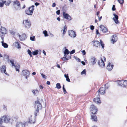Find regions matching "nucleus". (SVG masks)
Wrapping results in <instances>:
<instances>
[{
    "mask_svg": "<svg viewBox=\"0 0 127 127\" xmlns=\"http://www.w3.org/2000/svg\"><path fill=\"white\" fill-rule=\"evenodd\" d=\"M34 107L35 109L34 114L35 116H36L37 113L39 112V110L42 109V107L41 103L38 100L35 101Z\"/></svg>",
    "mask_w": 127,
    "mask_h": 127,
    "instance_id": "nucleus-1",
    "label": "nucleus"
},
{
    "mask_svg": "<svg viewBox=\"0 0 127 127\" xmlns=\"http://www.w3.org/2000/svg\"><path fill=\"white\" fill-rule=\"evenodd\" d=\"M93 42L94 46L97 48H98V46H99L100 45L102 48H104V45L101 40H100V43L99 41H94Z\"/></svg>",
    "mask_w": 127,
    "mask_h": 127,
    "instance_id": "nucleus-2",
    "label": "nucleus"
},
{
    "mask_svg": "<svg viewBox=\"0 0 127 127\" xmlns=\"http://www.w3.org/2000/svg\"><path fill=\"white\" fill-rule=\"evenodd\" d=\"M118 85L121 86L126 87L127 85V81L126 80H121L118 81Z\"/></svg>",
    "mask_w": 127,
    "mask_h": 127,
    "instance_id": "nucleus-3",
    "label": "nucleus"
},
{
    "mask_svg": "<svg viewBox=\"0 0 127 127\" xmlns=\"http://www.w3.org/2000/svg\"><path fill=\"white\" fill-rule=\"evenodd\" d=\"M90 109L91 113L93 114H95L97 111V108L94 105H91Z\"/></svg>",
    "mask_w": 127,
    "mask_h": 127,
    "instance_id": "nucleus-4",
    "label": "nucleus"
},
{
    "mask_svg": "<svg viewBox=\"0 0 127 127\" xmlns=\"http://www.w3.org/2000/svg\"><path fill=\"white\" fill-rule=\"evenodd\" d=\"M2 120L5 123H8L10 121V119L8 116L5 115L2 117Z\"/></svg>",
    "mask_w": 127,
    "mask_h": 127,
    "instance_id": "nucleus-5",
    "label": "nucleus"
},
{
    "mask_svg": "<svg viewBox=\"0 0 127 127\" xmlns=\"http://www.w3.org/2000/svg\"><path fill=\"white\" fill-rule=\"evenodd\" d=\"M23 24L26 28H29L31 26L30 22L28 20H24L23 21Z\"/></svg>",
    "mask_w": 127,
    "mask_h": 127,
    "instance_id": "nucleus-6",
    "label": "nucleus"
},
{
    "mask_svg": "<svg viewBox=\"0 0 127 127\" xmlns=\"http://www.w3.org/2000/svg\"><path fill=\"white\" fill-rule=\"evenodd\" d=\"M69 35L72 37H75L76 34L75 32L73 30L69 31L68 32Z\"/></svg>",
    "mask_w": 127,
    "mask_h": 127,
    "instance_id": "nucleus-7",
    "label": "nucleus"
},
{
    "mask_svg": "<svg viewBox=\"0 0 127 127\" xmlns=\"http://www.w3.org/2000/svg\"><path fill=\"white\" fill-rule=\"evenodd\" d=\"M21 41H23L26 39L27 38V36L26 34L24 33L23 34L18 35Z\"/></svg>",
    "mask_w": 127,
    "mask_h": 127,
    "instance_id": "nucleus-8",
    "label": "nucleus"
},
{
    "mask_svg": "<svg viewBox=\"0 0 127 127\" xmlns=\"http://www.w3.org/2000/svg\"><path fill=\"white\" fill-rule=\"evenodd\" d=\"M22 73L24 76H25L26 78L27 79L30 74L29 71L27 70H24L22 71Z\"/></svg>",
    "mask_w": 127,
    "mask_h": 127,
    "instance_id": "nucleus-9",
    "label": "nucleus"
},
{
    "mask_svg": "<svg viewBox=\"0 0 127 127\" xmlns=\"http://www.w3.org/2000/svg\"><path fill=\"white\" fill-rule=\"evenodd\" d=\"M100 30L104 33H106L108 31V29L103 25H101L99 26Z\"/></svg>",
    "mask_w": 127,
    "mask_h": 127,
    "instance_id": "nucleus-10",
    "label": "nucleus"
},
{
    "mask_svg": "<svg viewBox=\"0 0 127 127\" xmlns=\"http://www.w3.org/2000/svg\"><path fill=\"white\" fill-rule=\"evenodd\" d=\"M33 9H31V8H29L28 9L26 10L25 11V12L28 15H32V14L33 13Z\"/></svg>",
    "mask_w": 127,
    "mask_h": 127,
    "instance_id": "nucleus-11",
    "label": "nucleus"
},
{
    "mask_svg": "<svg viewBox=\"0 0 127 127\" xmlns=\"http://www.w3.org/2000/svg\"><path fill=\"white\" fill-rule=\"evenodd\" d=\"M63 16L65 18L69 20L72 19L71 17L68 14L65 12H63Z\"/></svg>",
    "mask_w": 127,
    "mask_h": 127,
    "instance_id": "nucleus-12",
    "label": "nucleus"
},
{
    "mask_svg": "<svg viewBox=\"0 0 127 127\" xmlns=\"http://www.w3.org/2000/svg\"><path fill=\"white\" fill-rule=\"evenodd\" d=\"M113 15L114 16V17L113 18V20L114 21L116 24H118L119 23V22L118 20V16L115 13L113 14Z\"/></svg>",
    "mask_w": 127,
    "mask_h": 127,
    "instance_id": "nucleus-13",
    "label": "nucleus"
},
{
    "mask_svg": "<svg viewBox=\"0 0 127 127\" xmlns=\"http://www.w3.org/2000/svg\"><path fill=\"white\" fill-rule=\"evenodd\" d=\"M105 88H106V87H101L100 89L98 91V93H100V94L102 95H103L105 93ZM106 88L107 89L108 88V87H106Z\"/></svg>",
    "mask_w": 127,
    "mask_h": 127,
    "instance_id": "nucleus-14",
    "label": "nucleus"
},
{
    "mask_svg": "<svg viewBox=\"0 0 127 127\" xmlns=\"http://www.w3.org/2000/svg\"><path fill=\"white\" fill-rule=\"evenodd\" d=\"M0 70L1 72L2 73H4L6 75H8L7 73H6V68L5 66L2 65L0 68Z\"/></svg>",
    "mask_w": 127,
    "mask_h": 127,
    "instance_id": "nucleus-15",
    "label": "nucleus"
},
{
    "mask_svg": "<svg viewBox=\"0 0 127 127\" xmlns=\"http://www.w3.org/2000/svg\"><path fill=\"white\" fill-rule=\"evenodd\" d=\"M117 37L116 34L113 35L111 39V41L113 43V44L116 42L117 40Z\"/></svg>",
    "mask_w": 127,
    "mask_h": 127,
    "instance_id": "nucleus-16",
    "label": "nucleus"
},
{
    "mask_svg": "<svg viewBox=\"0 0 127 127\" xmlns=\"http://www.w3.org/2000/svg\"><path fill=\"white\" fill-rule=\"evenodd\" d=\"M25 124L21 122H18L16 125V127H25Z\"/></svg>",
    "mask_w": 127,
    "mask_h": 127,
    "instance_id": "nucleus-17",
    "label": "nucleus"
},
{
    "mask_svg": "<svg viewBox=\"0 0 127 127\" xmlns=\"http://www.w3.org/2000/svg\"><path fill=\"white\" fill-rule=\"evenodd\" d=\"M29 122L31 124L34 123L35 121V118L34 117H32V116H31L30 118H29Z\"/></svg>",
    "mask_w": 127,
    "mask_h": 127,
    "instance_id": "nucleus-18",
    "label": "nucleus"
},
{
    "mask_svg": "<svg viewBox=\"0 0 127 127\" xmlns=\"http://www.w3.org/2000/svg\"><path fill=\"white\" fill-rule=\"evenodd\" d=\"M98 64L99 66L101 67H103L105 66V64L103 60L101 58V61H99Z\"/></svg>",
    "mask_w": 127,
    "mask_h": 127,
    "instance_id": "nucleus-19",
    "label": "nucleus"
},
{
    "mask_svg": "<svg viewBox=\"0 0 127 127\" xmlns=\"http://www.w3.org/2000/svg\"><path fill=\"white\" fill-rule=\"evenodd\" d=\"M113 64H111L109 62L107 66V69L109 71L111 70L113 68Z\"/></svg>",
    "mask_w": 127,
    "mask_h": 127,
    "instance_id": "nucleus-20",
    "label": "nucleus"
},
{
    "mask_svg": "<svg viewBox=\"0 0 127 127\" xmlns=\"http://www.w3.org/2000/svg\"><path fill=\"white\" fill-rule=\"evenodd\" d=\"M0 32L3 34H6L7 33L6 30V29L2 27H1V28L0 29Z\"/></svg>",
    "mask_w": 127,
    "mask_h": 127,
    "instance_id": "nucleus-21",
    "label": "nucleus"
},
{
    "mask_svg": "<svg viewBox=\"0 0 127 127\" xmlns=\"http://www.w3.org/2000/svg\"><path fill=\"white\" fill-rule=\"evenodd\" d=\"M96 60V58L94 57H92L90 60L91 63L93 65H94L96 63L95 61Z\"/></svg>",
    "mask_w": 127,
    "mask_h": 127,
    "instance_id": "nucleus-22",
    "label": "nucleus"
},
{
    "mask_svg": "<svg viewBox=\"0 0 127 127\" xmlns=\"http://www.w3.org/2000/svg\"><path fill=\"white\" fill-rule=\"evenodd\" d=\"M93 101L95 103H100L101 102L99 98L97 97L94 98Z\"/></svg>",
    "mask_w": 127,
    "mask_h": 127,
    "instance_id": "nucleus-23",
    "label": "nucleus"
},
{
    "mask_svg": "<svg viewBox=\"0 0 127 127\" xmlns=\"http://www.w3.org/2000/svg\"><path fill=\"white\" fill-rule=\"evenodd\" d=\"M15 46L18 49L20 48H21L20 44L18 42H15Z\"/></svg>",
    "mask_w": 127,
    "mask_h": 127,
    "instance_id": "nucleus-24",
    "label": "nucleus"
},
{
    "mask_svg": "<svg viewBox=\"0 0 127 127\" xmlns=\"http://www.w3.org/2000/svg\"><path fill=\"white\" fill-rule=\"evenodd\" d=\"M4 41H2L1 42L2 43V45L3 46L4 48H7L8 47V45L5 43H4L3 42Z\"/></svg>",
    "mask_w": 127,
    "mask_h": 127,
    "instance_id": "nucleus-25",
    "label": "nucleus"
},
{
    "mask_svg": "<svg viewBox=\"0 0 127 127\" xmlns=\"http://www.w3.org/2000/svg\"><path fill=\"white\" fill-rule=\"evenodd\" d=\"M91 119L93 121L95 122H96L97 121V117L95 115L93 116L92 115H91Z\"/></svg>",
    "mask_w": 127,
    "mask_h": 127,
    "instance_id": "nucleus-26",
    "label": "nucleus"
},
{
    "mask_svg": "<svg viewBox=\"0 0 127 127\" xmlns=\"http://www.w3.org/2000/svg\"><path fill=\"white\" fill-rule=\"evenodd\" d=\"M14 66H15V69H16V71H18L19 72V69L20 68V65L18 64L16 65H14Z\"/></svg>",
    "mask_w": 127,
    "mask_h": 127,
    "instance_id": "nucleus-27",
    "label": "nucleus"
},
{
    "mask_svg": "<svg viewBox=\"0 0 127 127\" xmlns=\"http://www.w3.org/2000/svg\"><path fill=\"white\" fill-rule=\"evenodd\" d=\"M13 3L14 4L17 5L19 7L20 5V3L17 0L14 1Z\"/></svg>",
    "mask_w": 127,
    "mask_h": 127,
    "instance_id": "nucleus-28",
    "label": "nucleus"
},
{
    "mask_svg": "<svg viewBox=\"0 0 127 127\" xmlns=\"http://www.w3.org/2000/svg\"><path fill=\"white\" fill-rule=\"evenodd\" d=\"M32 92L34 95H37L38 94V91L37 90H33Z\"/></svg>",
    "mask_w": 127,
    "mask_h": 127,
    "instance_id": "nucleus-29",
    "label": "nucleus"
},
{
    "mask_svg": "<svg viewBox=\"0 0 127 127\" xmlns=\"http://www.w3.org/2000/svg\"><path fill=\"white\" fill-rule=\"evenodd\" d=\"M67 30V27L66 26H65L64 27L63 30V36H64L65 33L66 32Z\"/></svg>",
    "mask_w": 127,
    "mask_h": 127,
    "instance_id": "nucleus-30",
    "label": "nucleus"
},
{
    "mask_svg": "<svg viewBox=\"0 0 127 127\" xmlns=\"http://www.w3.org/2000/svg\"><path fill=\"white\" fill-rule=\"evenodd\" d=\"M56 88L58 89H59L61 88V86L60 84V83H58L56 84Z\"/></svg>",
    "mask_w": 127,
    "mask_h": 127,
    "instance_id": "nucleus-31",
    "label": "nucleus"
},
{
    "mask_svg": "<svg viewBox=\"0 0 127 127\" xmlns=\"http://www.w3.org/2000/svg\"><path fill=\"white\" fill-rule=\"evenodd\" d=\"M38 54V50H36L32 52V55H36Z\"/></svg>",
    "mask_w": 127,
    "mask_h": 127,
    "instance_id": "nucleus-32",
    "label": "nucleus"
},
{
    "mask_svg": "<svg viewBox=\"0 0 127 127\" xmlns=\"http://www.w3.org/2000/svg\"><path fill=\"white\" fill-rule=\"evenodd\" d=\"M43 33L44 34L45 36L46 37L48 36V35L47 34V31L46 30H45L44 31H43Z\"/></svg>",
    "mask_w": 127,
    "mask_h": 127,
    "instance_id": "nucleus-33",
    "label": "nucleus"
},
{
    "mask_svg": "<svg viewBox=\"0 0 127 127\" xmlns=\"http://www.w3.org/2000/svg\"><path fill=\"white\" fill-rule=\"evenodd\" d=\"M69 53V51L67 49H66L64 52V54L68 55Z\"/></svg>",
    "mask_w": 127,
    "mask_h": 127,
    "instance_id": "nucleus-34",
    "label": "nucleus"
},
{
    "mask_svg": "<svg viewBox=\"0 0 127 127\" xmlns=\"http://www.w3.org/2000/svg\"><path fill=\"white\" fill-rule=\"evenodd\" d=\"M28 54L30 55V57H32V53L31 51L29 49H28Z\"/></svg>",
    "mask_w": 127,
    "mask_h": 127,
    "instance_id": "nucleus-35",
    "label": "nucleus"
},
{
    "mask_svg": "<svg viewBox=\"0 0 127 127\" xmlns=\"http://www.w3.org/2000/svg\"><path fill=\"white\" fill-rule=\"evenodd\" d=\"M119 3L121 4H123L124 3V0H117Z\"/></svg>",
    "mask_w": 127,
    "mask_h": 127,
    "instance_id": "nucleus-36",
    "label": "nucleus"
},
{
    "mask_svg": "<svg viewBox=\"0 0 127 127\" xmlns=\"http://www.w3.org/2000/svg\"><path fill=\"white\" fill-rule=\"evenodd\" d=\"M10 62L11 63V64H12V66H14V61L13 60H10Z\"/></svg>",
    "mask_w": 127,
    "mask_h": 127,
    "instance_id": "nucleus-37",
    "label": "nucleus"
},
{
    "mask_svg": "<svg viewBox=\"0 0 127 127\" xmlns=\"http://www.w3.org/2000/svg\"><path fill=\"white\" fill-rule=\"evenodd\" d=\"M63 92L65 94L67 93V92L66 90L64 88V85L63 86Z\"/></svg>",
    "mask_w": 127,
    "mask_h": 127,
    "instance_id": "nucleus-38",
    "label": "nucleus"
},
{
    "mask_svg": "<svg viewBox=\"0 0 127 127\" xmlns=\"http://www.w3.org/2000/svg\"><path fill=\"white\" fill-rule=\"evenodd\" d=\"M3 121H2V118L1 119L0 118V126L1 127H3L1 126L2 124L3 123Z\"/></svg>",
    "mask_w": 127,
    "mask_h": 127,
    "instance_id": "nucleus-39",
    "label": "nucleus"
},
{
    "mask_svg": "<svg viewBox=\"0 0 127 127\" xmlns=\"http://www.w3.org/2000/svg\"><path fill=\"white\" fill-rule=\"evenodd\" d=\"M35 38L34 36L31 37H30V39L32 41H34L35 40Z\"/></svg>",
    "mask_w": 127,
    "mask_h": 127,
    "instance_id": "nucleus-40",
    "label": "nucleus"
},
{
    "mask_svg": "<svg viewBox=\"0 0 127 127\" xmlns=\"http://www.w3.org/2000/svg\"><path fill=\"white\" fill-rule=\"evenodd\" d=\"M61 59L63 60V61H65L68 60V59L66 58L65 57H64L63 58H62Z\"/></svg>",
    "mask_w": 127,
    "mask_h": 127,
    "instance_id": "nucleus-41",
    "label": "nucleus"
},
{
    "mask_svg": "<svg viewBox=\"0 0 127 127\" xmlns=\"http://www.w3.org/2000/svg\"><path fill=\"white\" fill-rule=\"evenodd\" d=\"M40 74L42 76V77L44 78H46V76L45 75L43 74V73H41Z\"/></svg>",
    "mask_w": 127,
    "mask_h": 127,
    "instance_id": "nucleus-42",
    "label": "nucleus"
},
{
    "mask_svg": "<svg viewBox=\"0 0 127 127\" xmlns=\"http://www.w3.org/2000/svg\"><path fill=\"white\" fill-rule=\"evenodd\" d=\"M96 34L98 35H100V33L99 32L98 30L96 29Z\"/></svg>",
    "mask_w": 127,
    "mask_h": 127,
    "instance_id": "nucleus-43",
    "label": "nucleus"
},
{
    "mask_svg": "<svg viewBox=\"0 0 127 127\" xmlns=\"http://www.w3.org/2000/svg\"><path fill=\"white\" fill-rule=\"evenodd\" d=\"M75 52V50L74 49L73 50L70 52V54H73Z\"/></svg>",
    "mask_w": 127,
    "mask_h": 127,
    "instance_id": "nucleus-44",
    "label": "nucleus"
},
{
    "mask_svg": "<svg viewBox=\"0 0 127 127\" xmlns=\"http://www.w3.org/2000/svg\"><path fill=\"white\" fill-rule=\"evenodd\" d=\"M86 72V70L85 69L84 70L81 72V74H85Z\"/></svg>",
    "mask_w": 127,
    "mask_h": 127,
    "instance_id": "nucleus-45",
    "label": "nucleus"
},
{
    "mask_svg": "<svg viewBox=\"0 0 127 127\" xmlns=\"http://www.w3.org/2000/svg\"><path fill=\"white\" fill-rule=\"evenodd\" d=\"M3 2V1H2ZM4 5V3L2 2V3L1 2H0V7H2Z\"/></svg>",
    "mask_w": 127,
    "mask_h": 127,
    "instance_id": "nucleus-46",
    "label": "nucleus"
},
{
    "mask_svg": "<svg viewBox=\"0 0 127 127\" xmlns=\"http://www.w3.org/2000/svg\"><path fill=\"white\" fill-rule=\"evenodd\" d=\"M112 10L113 11H115L116 9L115 8V6L114 5H113V7L112 8Z\"/></svg>",
    "mask_w": 127,
    "mask_h": 127,
    "instance_id": "nucleus-47",
    "label": "nucleus"
},
{
    "mask_svg": "<svg viewBox=\"0 0 127 127\" xmlns=\"http://www.w3.org/2000/svg\"><path fill=\"white\" fill-rule=\"evenodd\" d=\"M82 53L83 54V55H86V52L84 50H83L82 51Z\"/></svg>",
    "mask_w": 127,
    "mask_h": 127,
    "instance_id": "nucleus-48",
    "label": "nucleus"
},
{
    "mask_svg": "<svg viewBox=\"0 0 127 127\" xmlns=\"http://www.w3.org/2000/svg\"><path fill=\"white\" fill-rule=\"evenodd\" d=\"M56 13L57 15H59L60 13V10H58L56 11Z\"/></svg>",
    "mask_w": 127,
    "mask_h": 127,
    "instance_id": "nucleus-49",
    "label": "nucleus"
},
{
    "mask_svg": "<svg viewBox=\"0 0 127 127\" xmlns=\"http://www.w3.org/2000/svg\"><path fill=\"white\" fill-rule=\"evenodd\" d=\"M10 33L13 35H14L15 34V32L12 31H10Z\"/></svg>",
    "mask_w": 127,
    "mask_h": 127,
    "instance_id": "nucleus-50",
    "label": "nucleus"
},
{
    "mask_svg": "<svg viewBox=\"0 0 127 127\" xmlns=\"http://www.w3.org/2000/svg\"><path fill=\"white\" fill-rule=\"evenodd\" d=\"M91 29L92 30H93L94 29V27L93 25L90 26Z\"/></svg>",
    "mask_w": 127,
    "mask_h": 127,
    "instance_id": "nucleus-51",
    "label": "nucleus"
},
{
    "mask_svg": "<svg viewBox=\"0 0 127 127\" xmlns=\"http://www.w3.org/2000/svg\"><path fill=\"white\" fill-rule=\"evenodd\" d=\"M66 80L67 81L69 82H70V80L68 76V77H67V78H66Z\"/></svg>",
    "mask_w": 127,
    "mask_h": 127,
    "instance_id": "nucleus-52",
    "label": "nucleus"
},
{
    "mask_svg": "<svg viewBox=\"0 0 127 127\" xmlns=\"http://www.w3.org/2000/svg\"><path fill=\"white\" fill-rule=\"evenodd\" d=\"M34 5H32L31 7H30L29 8H31V9H33L32 11H33L34 9Z\"/></svg>",
    "mask_w": 127,
    "mask_h": 127,
    "instance_id": "nucleus-53",
    "label": "nucleus"
},
{
    "mask_svg": "<svg viewBox=\"0 0 127 127\" xmlns=\"http://www.w3.org/2000/svg\"><path fill=\"white\" fill-rule=\"evenodd\" d=\"M39 88L40 89H42L43 88V86L42 85H40L39 86Z\"/></svg>",
    "mask_w": 127,
    "mask_h": 127,
    "instance_id": "nucleus-54",
    "label": "nucleus"
},
{
    "mask_svg": "<svg viewBox=\"0 0 127 127\" xmlns=\"http://www.w3.org/2000/svg\"><path fill=\"white\" fill-rule=\"evenodd\" d=\"M56 5V4L55 3H53L52 6V7H54Z\"/></svg>",
    "mask_w": 127,
    "mask_h": 127,
    "instance_id": "nucleus-55",
    "label": "nucleus"
},
{
    "mask_svg": "<svg viewBox=\"0 0 127 127\" xmlns=\"http://www.w3.org/2000/svg\"><path fill=\"white\" fill-rule=\"evenodd\" d=\"M64 77L65 78H67V77H68V74H65L64 75Z\"/></svg>",
    "mask_w": 127,
    "mask_h": 127,
    "instance_id": "nucleus-56",
    "label": "nucleus"
},
{
    "mask_svg": "<svg viewBox=\"0 0 127 127\" xmlns=\"http://www.w3.org/2000/svg\"><path fill=\"white\" fill-rule=\"evenodd\" d=\"M39 4V3L37 2H36L35 3V5L36 6H38V5Z\"/></svg>",
    "mask_w": 127,
    "mask_h": 127,
    "instance_id": "nucleus-57",
    "label": "nucleus"
},
{
    "mask_svg": "<svg viewBox=\"0 0 127 127\" xmlns=\"http://www.w3.org/2000/svg\"><path fill=\"white\" fill-rule=\"evenodd\" d=\"M4 3H5V4L6 5H9V4L10 3H5L6 2V1H4Z\"/></svg>",
    "mask_w": 127,
    "mask_h": 127,
    "instance_id": "nucleus-58",
    "label": "nucleus"
},
{
    "mask_svg": "<svg viewBox=\"0 0 127 127\" xmlns=\"http://www.w3.org/2000/svg\"><path fill=\"white\" fill-rule=\"evenodd\" d=\"M99 11H97V12L96 15L97 16H98V17H99V16H98L99 14Z\"/></svg>",
    "mask_w": 127,
    "mask_h": 127,
    "instance_id": "nucleus-59",
    "label": "nucleus"
},
{
    "mask_svg": "<svg viewBox=\"0 0 127 127\" xmlns=\"http://www.w3.org/2000/svg\"><path fill=\"white\" fill-rule=\"evenodd\" d=\"M81 63L84 65H85V63L84 61H82L81 62Z\"/></svg>",
    "mask_w": 127,
    "mask_h": 127,
    "instance_id": "nucleus-60",
    "label": "nucleus"
},
{
    "mask_svg": "<svg viewBox=\"0 0 127 127\" xmlns=\"http://www.w3.org/2000/svg\"><path fill=\"white\" fill-rule=\"evenodd\" d=\"M43 53L44 54V55H46V52H45V51L44 50H43Z\"/></svg>",
    "mask_w": 127,
    "mask_h": 127,
    "instance_id": "nucleus-61",
    "label": "nucleus"
},
{
    "mask_svg": "<svg viewBox=\"0 0 127 127\" xmlns=\"http://www.w3.org/2000/svg\"><path fill=\"white\" fill-rule=\"evenodd\" d=\"M50 82L49 81H47V85H49L50 84Z\"/></svg>",
    "mask_w": 127,
    "mask_h": 127,
    "instance_id": "nucleus-62",
    "label": "nucleus"
},
{
    "mask_svg": "<svg viewBox=\"0 0 127 127\" xmlns=\"http://www.w3.org/2000/svg\"><path fill=\"white\" fill-rule=\"evenodd\" d=\"M57 19L59 21H60V17H58L57 18Z\"/></svg>",
    "mask_w": 127,
    "mask_h": 127,
    "instance_id": "nucleus-63",
    "label": "nucleus"
},
{
    "mask_svg": "<svg viewBox=\"0 0 127 127\" xmlns=\"http://www.w3.org/2000/svg\"><path fill=\"white\" fill-rule=\"evenodd\" d=\"M57 67L58 68H60V65L59 64H57Z\"/></svg>",
    "mask_w": 127,
    "mask_h": 127,
    "instance_id": "nucleus-64",
    "label": "nucleus"
}]
</instances>
